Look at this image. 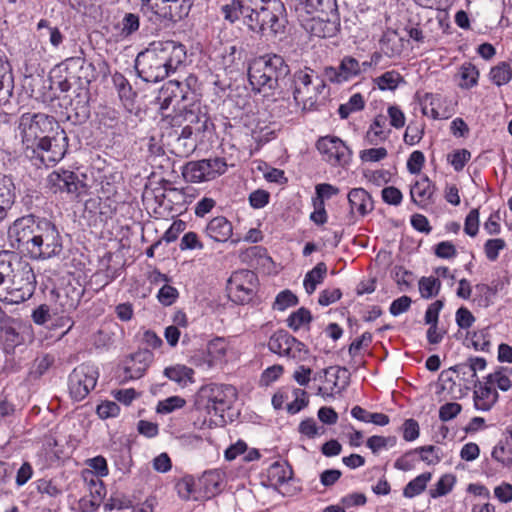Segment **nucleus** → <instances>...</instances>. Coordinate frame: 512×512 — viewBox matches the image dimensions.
Listing matches in <instances>:
<instances>
[{
	"mask_svg": "<svg viewBox=\"0 0 512 512\" xmlns=\"http://www.w3.org/2000/svg\"><path fill=\"white\" fill-rule=\"evenodd\" d=\"M312 319L311 312L307 308L301 307L297 311L291 313L286 322L290 329L298 331L301 327L309 325Z\"/></svg>",
	"mask_w": 512,
	"mask_h": 512,
	"instance_id": "09e8293b",
	"label": "nucleus"
},
{
	"mask_svg": "<svg viewBox=\"0 0 512 512\" xmlns=\"http://www.w3.org/2000/svg\"><path fill=\"white\" fill-rule=\"evenodd\" d=\"M324 78L333 84H342L359 76L358 60L352 56H344L338 67L327 66L323 71Z\"/></svg>",
	"mask_w": 512,
	"mask_h": 512,
	"instance_id": "a211bd4d",
	"label": "nucleus"
},
{
	"mask_svg": "<svg viewBox=\"0 0 512 512\" xmlns=\"http://www.w3.org/2000/svg\"><path fill=\"white\" fill-rule=\"evenodd\" d=\"M153 360V353L150 349L143 348L130 355V379L142 377Z\"/></svg>",
	"mask_w": 512,
	"mask_h": 512,
	"instance_id": "bb28decb",
	"label": "nucleus"
},
{
	"mask_svg": "<svg viewBox=\"0 0 512 512\" xmlns=\"http://www.w3.org/2000/svg\"><path fill=\"white\" fill-rule=\"evenodd\" d=\"M298 304V297L290 290L286 289L281 291L275 298L273 309L277 311H284L289 307Z\"/></svg>",
	"mask_w": 512,
	"mask_h": 512,
	"instance_id": "4d7b16f0",
	"label": "nucleus"
},
{
	"mask_svg": "<svg viewBox=\"0 0 512 512\" xmlns=\"http://www.w3.org/2000/svg\"><path fill=\"white\" fill-rule=\"evenodd\" d=\"M182 176L186 182L201 183L209 181L206 178L205 165L203 160L189 161L182 168Z\"/></svg>",
	"mask_w": 512,
	"mask_h": 512,
	"instance_id": "72a5a7b5",
	"label": "nucleus"
},
{
	"mask_svg": "<svg viewBox=\"0 0 512 512\" xmlns=\"http://www.w3.org/2000/svg\"><path fill=\"white\" fill-rule=\"evenodd\" d=\"M293 97L298 106L304 110H315L318 96L325 89V82L318 76H313V71L306 68L294 73L293 79Z\"/></svg>",
	"mask_w": 512,
	"mask_h": 512,
	"instance_id": "6e6552de",
	"label": "nucleus"
},
{
	"mask_svg": "<svg viewBox=\"0 0 512 512\" xmlns=\"http://www.w3.org/2000/svg\"><path fill=\"white\" fill-rule=\"evenodd\" d=\"M178 296V290L168 284L163 285L157 294L159 302L164 306L172 305L177 300Z\"/></svg>",
	"mask_w": 512,
	"mask_h": 512,
	"instance_id": "0e129e2a",
	"label": "nucleus"
},
{
	"mask_svg": "<svg viewBox=\"0 0 512 512\" xmlns=\"http://www.w3.org/2000/svg\"><path fill=\"white\" fill-rule=\"evenodd\" d=\"M492 458L504 467H512V446L508 439L498 442L492 451Z\"/></svg>",
	"mask_w": 512,
	"mask_h": 512,
	"instance_id": "ea45409f",
	"label": "nucleus"
},
{
	"mask_svg": "<svg viewBox=\"0 0 512 512\" xmlns=\"http://www.w3.org/2000/svg\"><path fill=\"white\" fill-rule=\"evenodd\" d=\"M295 400L287 405V411L290 414H296L303 408H305L309 401L307 393L302 389H294Z\"/></svg>",
	"mask_w": 512,
	"mask_h": 512,
	"instance_id": "69168bd1",
	"label": "nucleus"
},
{
	"mask_svg": "<svg viewBox=\"0 0 512 512\" xmlns=\"http://www.w3.org/2000/svg\"><path fill=\"white\" fill-rule=\"evenodd\" d=\"M47 186L53 193L78 194L83 187L78 175L70 170L58 169L52 171L47 177Z\"/></svg>",
	"mask_w": 512,
	"mask_h": 512,
	"instance_id": "f3484780",
	"label": "nucleus"
},
{
	"mask_svg": "<svg viewBox=\"0 0 512 512\" xmlns=\"http://www.w3.org/2000/svg\"><path fill=\"white\" fill-rule=\"evenodd\" d=\"M316 148L322 155L323 160L332 166H344L350 160V149L337 136L320 137L316 142Z\"/></svg>",
	"mask_w": 512,
	"mask_h": 512,
	"instance_id": "4468645a",
	"label": "nucleus"
},
{
	"mask_svg": "<svg viewBox=\"0 0 512 512\" xmlns=\"http://www.w3.org/2000/svg\"><path fill=\"white\" fill-rule=\"evenodd\" d=\"M292 475V468L287 462L276 461L270 465L267 471L268 480L275 486L288 482Z\"/></svg>",
	"mask_w": 512,
	"mask_h": 512,
	"instance_id": "2f4dec72",
	"label": "nucleus"
},
{
	"mask_svg": "<svg viewBox=\"0 0 512 512\" xmlns=\"http://www.w3.org/2000/svg\"><path fill=\"white\" fill-rule=\"evenodd\" d=\"M453 484L454 477L451 475H444L438 480L435 487L430 489L429 494L432 498L444 496L452 490Z\"/></svg>",
	"mask_w": 512,
	"mask_h": 512,
	"instance_id": "bf43d9fd",
	"label": "nucleus"
},
{
	"mask_svg": "<svg viewBox=\"0 0 512 512\" xmlns=\"http://www.w3.org/2000/svg\"><path fill=\"white\" fill-rule=\"evenodd\" d=\"M14 89V80L9 64L0 60V106L9 102Z\"/></svg>",
	"mask_w": 512,
	"mask_h": 512,
	"instance_id": "7c9ffc66",
	"label": "nucleus"
},
{
	"mask_svg": "<svg viewBox=\"0 0 512 512\" xmlns=\"http://www.w3.org/2000/svg\"><path fill=\"white\" fill-rule=\"evenodd\" d=\"M142 10L151 11L154 15L161 19L168 20V3L166 0H140Z\"/></svg>",
	"mask_w": 512,
	"mask_h": 512,
	"instance_id": "864d4df0",
	"label": "nucleus"
},
{
	"mask_svg": "<svg viewBox=\"0 0 512 512\" xmlns=\"http://www.w3.org/2000/svg\"><path fill=\"white\" fill-rule=\"evenodd\" d=\"M236 389L231 385L209 384L201 387L197 395V404L203 406L211 416L218 417V420H212L216 425L224 423V412L231 408L236 400Z\"/></svg>",
	"mask_w": 512,
	"mask_h": 512,
	"instance_id": "423d86ee",
	"label": "nucleus"
},
{
	"mask_svg": "<svg viewBox=\"0 0 512 512\" xmlns=\"http://www.w3.org/2000/svg\"><path fill=\"white\" fill-rule=\"evenodd\" d=\"M179 248L182 251L185 250H202L204 248L203 243L200 241L197 233L190 231L183 235L181 238Z\"/></svg>",
	"mask_w": 512,
	"mask_h": 512,
	"instance_id": "e2e57ef3",
	"label": "nucleus"
},
{
	"mask_svg": "<svg viewBox=\"0 0 512 512\" xmlns=\"http://www.w3.org/2000/svg\"><path fill=\"white\" fill-rule=\"evenodd\" d=\"M441 283L434 277H422L419 280V291L423 298L429 299L439 293Z\"/></svg>",
	"mask_w": 512,
	"mask_h": 512,
	"instance_id": "5fc2aeb1",
	"label": "nucleus"
},
{
	"mask_svg": "<svg viewBox=\"0 0 512 512\" xmlns=\"http://www.w3.org/2000/svg\"><path fill=\"white\" fill-rule=\"evenodd\" d=\"M435 190L436 187L432 181L427 176H423L411 187V199L415 204L424 208L432 202Z\"/></svg>",
	"mask_w": 512,
	"mask_h": 512,
	"instance_id": "b1692460",
	"label": "nucleus"
},
{
	"mask_svg": "<svg viewBox=\"0 0 512 512\" xmlns=\"http://www.w3.org/2000/svg\"><path fill=\"white\" fill-rule=\"evenodd\" d=\"M431 473L425 472L411 480L404 488L403 495L412 498L422 493L431 479Z\"/></svg>",
	"mask_w": 512,
	"mask_h": 512,
	"instance_id": "c03bdc74",
	"label": "nucleus"
},
{
	"mask_svg": "<svg viewBox=\"0 0 512 512\" xmlns=\"http://www.w3.org/2000/svg\"><path fill=\"white\" fill-rule=\"evenodd\" d=\"M511 78L512 70L510 65L506 62H501L497 66L493 67L490 71V79L497 86L507 84Z\"/></svg>",
	"mask_w": 512,
	"mask_h": 512,
	"instance_id": "603ef678",
	"label": "nucleus"
},
{
	"mask_svg": "<svg viewBox=\"0 0 512 512\" xmlns=\"http://www.w3.org/2000/svg\"><path fill=\"white\" fill-rule=\"evenodd\" d=\"M425 124L421 121H410L406 127L403 140L407 145L418 144L424 135Z\"/></svg>",
	"mask_w": 512,
	"mask_h": 512,
	"instance_id": "8fccbe9b",
	"label": "nucleus"
},
{
	"mask_svg": "<svg viewBox=\"0 0 512 512\" xmlns=\"http://www.w3.org/2000/svg\"><path fill=\"white\" fill-rule=\"evenodd\" d=\"M290 68L278 54H265L251 61L248 67V80L254 93L262 95L269 102L285 97L284 86Z\"/></svg>",
	"mask_w": 512,
	"mask_h": 512,
	"instance_id": "20e7f679",
	"label": "nucleus"
},
{
	"mask_svg": "<svg viewBox=\"0 0 512 512\" xmlns=\"http://www.w3.org/2000/svg\"><path fill=\"white\" fill-rule=\"evenodd\" d=\"M268 347L272 353L293 359L296 362L305 361L309 356L306 345L285 330L276 331L270 337Z\"/></svg>",
	"mask_w": 512,
	"mask_h": 512,
	"instance_id": "9b49d317",
	"label": "nucleus"
},
{
	"mask_svg": "<svg viewBox=\"0 0 512 512\" xmlns=\"http://www.w3.org/2000/svg\"><path fill=\"white\" fill-rule=\"evenodd\" d=\"M99 379V369L91 363H82L68 376V390L74 401H82L95 388Z\"/></svg>",
	"mask_w": 512,
	"mask_h": 512,
	"instance_id": "1a4fd4ad",
	"label": "nucleus"
},
{
	"mask_svg": "<svg viewBox=\"0 0 512 512\" xmlns=\"http://www.w3.org/2000/svg\"><path fill=\"white\" fill-rule=\"evenodd\" d=\"M196 481L201 500L209 499L220 491L222 475L218 470H209L205 471Z\"/></svg>",
	"mask_w": 512,
	"mask_h": 512,
	"instance_id": "4be33fe9",
	"label": "nucleus"
},
{
	"mask_svg": "<svg viewBox=\"0 0 512 512\" xmlns=\"http://www.w3.org/2000/svg\"><path fill=\"white\" fill-rule=\"evenodd\" d=\"M185 120L196 133L202 135L208 129V125L211 124L210 118L205 112H201L200 108L190 109L185 113Z\"/></svg>",
	"mask_w": 512,
	"mask_h": 512,
	"instance_id": "f704fd0d",
	"label": "nucleus"
},
{
	"mask_svg": "<svg viewBox=\"0 0 512 512\" xmlns=\"http://www.w3.org/2000/svg\"><path fill=\"white\" fill-rule=\"evenodd\" d=\"M301 26L312 36L333 37L340 29L339 13H314L304 16L299 13Z\"/></svg>",
	"mask_w": 512,
	"mask_h": 512,
	"instance_id": "f8f14e48",
	"label": "nucleus"
},
{
	"mask_svg": "<svg viewBox=\"0 0 512 512\" xmlns=\"http://www.w3.org/2000/svg\"><path fill=\"white\" fill-rule=\"evenodd\" d=\"M36 277L31 265L9 251L0 252V301L20 304L32 297Z\"/></svg>",
	"mask_w": 512,
	"mask_h": 512,
	"instance_id": "7ed1b4c3",
	"label": "nucleus"
},
{
	"mask_svg": "<svg viewBox=\"0 0 512 512\" xmlns=\"http://www.w3.org/2000/svg\"><path fill=\"white\" fill-rule=\"evenodd\" d=\"M256 279V274L250 270L233 273L228 281V291L232 300L240 304L250 301L255 291Z\"/></svg>",
	"mask_w": 512,
	"mask_h": 512,
	"instance_id": "2eb2a0df",
	"label": "nucleus"
},
{
	"mask_svg": "<svg viewBox=\"0 0 512 512\" xmlns=\"http://www.w3.org/2000/svg\"><path fill=\"white\" fill-rule=\"evenodd\" d=\"M327 273V266L324 262H319L310 270L304 278V288L308 294H312L318 284L322 283Z\"/></svg>",
	"mask_w": 512,
	"mask_h": 512,
	"instance_id": "e433bc0d",
	"label": "nucleus"
},
{
	"mask_svg": "<svg viewBox=\"0 0 512 512\" xmlns=\"http://www.w3.org/2000/svg\"><path fill=\"white\" fill-rule=\"evenodd\" d=\"M225 20L243 18L247 27L262 36L276 37L285 32L287 14L281 0H231L221 7Z\"/></svg>",
	"mask_w": 512,
	"mask_h": 512,
	"instance_id": "f03ea898",
	"label": "nucleus"
},
{
	"mask_svg": "<svg viewBox=\"0 0 512 512\" xmlns=\"http://www.w3.org/2000/svg\"><path fill=\"white\" fill-rule=\"evenodd\" d=\"M403 438L405 441L411 442L416 440L420 434L419 424L415 419H406L401 426Z\"/></svg>",
	"mask_w": 512,
	"mask_h": 512,
	"instance_id": "338daca9",
	"label": "nucleus"
},
{
	"mask_svg": "<svg viewBox=\"0 0 512 512\" xmlns=\"http://www.w3.org/2000/svg\"><path fill=\"white\" fill-rule=\"evenodd\" d=\"M153 43L170 74L184 65L187 52L182 43L173 40Z\"/></svg>",
	"mask_w": 512,
	"mask_h": 512,
	"instance_id": "dca6fc26",
	"label": "nucleus"
},
{
	"mask_svg": "<svg viewBox=\"0 0 512 512\" xmlns=\"http://www.w3.org/2000/svg\"><path fill=\"white\" fill-rule=\"evenodd\" d=\"M506 247V243L501 238H495V239H489L484 244V252L486 257L490 261H495L498 256L499 252L503 250Z\"/></svg>",
	"mask_w": 512,
	"mask_h": 512,
	"instance_id": "680f3d73",
	"label": "nucleus"
},
{
	"mask_svg": "<svg viewBox=\"0 0 512 512\" xmlns=\"http://www.w3.org/2000/svg\"><path fill=\"white\" fill-rule=\"evenodd\" d=\"M391 130L386 129V117L377 115L369 126L366 133V139L371 145H378L389 137Z\"/></svg>",
	"mask_w": 512,
	"mask_h": 512,
	"instance_id": "c85d7f7f",
	"label": "nucleus"
},
{
	"mask_svg": "<svg viewBox=\"0 0 512 512\" xmlns=\"http://www.w3.org/2000/svg\"><path fill=\"white\" fill-rule=\"evenodd\" d=\"M11 246L32 260H49L63 253V237L49 219L33 214L17 218L8 228Z\"/></svg>",
	"mask_w": 512,
	"mask_h": 512,
	"instance_id": "f257e3e1",
	"label": "nucleus"
},
{
	"mask_svg": "<svg viewBox=\"0 0 512 512\" xmlns=\"http://www.w3.org/2000/svg\"><path fill=\"white\" fill-rule=\"evenodd\" d=\"M29 329L20 318L8 315L0 307V341L6 352L14 351L16 347L25 343V332Z\"/></svg>",
	"mask_w": 512,
	"mask_h": 512,
	"instance_id": "ddd939ff",
	"label": "nucleus"
},
{
	"mask_svg": "<svg viewBox=\"0 0 512 512\" xmlns=\"http://www.w3.org/2000/svg\"><path fill=\"white\" fill-rule=\"evenodd\" d=\"M168 3V20L177 22L188 16L193 0H166Z\"/></svg>",
	"mask_w": 512,
	"mask_h": 512,
	"instance_id": "4c0bfd02",
	"label": "nucleus"
},
{
	"mask_svg": "<svg viewBox=\"0 0 512 512\" xmlns=\"http://www.w3.org/2000/svg\"><path fill=\"white\" fill-rule=\"evenodd\" d=\"M81 476L88 487L90 498H82L80 500V506H89L95 509L100 506L101 502L103 501L106 495V488L104 486V483L101 479H98L97 475L89 471H82Z\"/></svg>",
	"mask_w": 512,
	"mask_h": 512,
	"instance_id": "6ab92c4d",
	"label": "nucleus"
},
{
	"mask_svg": "<svg viewBox=\"0 0 512 512\" xmlns=\"http://www.w3.org/2000/svg\"><path fill=\"white\" fill-rule=\"evenodd\" d=\"M15 185L10 176L0 173V223L15 203Z\"/></svg>",
	"mask_w": 512,
	"mask_h": 512,
	"instance_id": "5701e85b",
	"label": "nucleus"
},
{
	"mask_svg": "<svg viewBox=\"0 0 512 512\" xmlns=\"http://www.w3.org/2000/svg\"><path fill=\"white\" fill-rule=\"evenodd\" d=\"M86 465L88 468L83 471H89L95 475H97L98 479L105 477L108 475L109 470L107 466V461L103 456H96L86 460Z\"/></svg>",
	"mask_w": 512,
	"mask_h": 512,
	"instance_id": "13d9d810",
	"label": "nucleus"
},
{
	"mask_svg": "<svg viewBox=\"0 0 512 512\" xmlns=\"http://www.w3.org/2000/svg\"><path fill=\"white\" fill-rule=\"evenodd\" d=\"M181 93L182 82L178 80L168 81L159 92L160 109L163 111L167 110L170 106H173L174 109L176 106H180L181 103L186 101V94Z\"/></svg>",
	"mask_w": 512,
	"mask_h": 512,
	"instance_id": "aec40b11",
	"label": "nucleus"
},
{
	"mask_svg": "<svg viewBox=\"0 0 512 512\" xmlns=\"http://www.w3.org/2000/svg\"><path fill=\"white\" fill-rule=\"evenodd\" d=\"M348 202L351 212L357 211L361 216L368 214L374 208L371 196L363 188H353L350 190Z\"/></svg>",
	"mask_w": 512,
	"mask_h": 512,
	"instance_id": "a878e982",
	"label": "nucleus"
},
{
	"mask_svg": "<svg viewBox=\"0 0 512 512\" xmlns=\"http://www.w3.org/2000/svg\"><path fill=\"white\" fill-rule=\"evenodd\" d=\"M55 357L49 353L38 356L30 369V376L33 379L42 377L54 364Z\"/></svg>",
	"mask_w": 512,
	"mask_h": 512,
	"instance_id": "49530a36",
	"label": "nucleus"
},
{
	"mask_svg": "<svg viewBox=\"0 0 512 512\" xmlns=\"http://www.w3.org/2000/svg\"><path fill=\"white\" fill-rule=\"evenodd\" d=\"M205 165L206 178L209 181L223 175L227 171V163L224 158L215 157L209 159H202Z\"/></svg>",
	"mask_w": 512,
	"mask_h": 512,
	"instance_id": "de8ad7c7",
	"label": "nucleus"
},
{
	"mask_svg": "<svg viewBox=\"0 0 512 512\" xmlns=\"http://www.w3.org/2000/svg\"><path fill=\"white\" fill-rule=\"evenodd\" d=\"M474 406L477 410L489 411L498 399V393L493 386L475 380Z\"/></svg>",
	"mask_w": 512,
	"mask_h": 512,
	"instance_id": "412c9836",
	"label": "nucleus"
},
{
	"mask_svg": "<svg viewBox=\"0 0 512 512\" xmlns=\"http://www.w3.org/2000/svg\"><path fill=\"white\" fill-rule=\"evenodd\" d=\"M96 412L101 419L118 416L120 407L116 402L104 401L97 406Z\"/></svg>",
	"mask_w": 512,
	"mask_h": 512,
	"instance_id": "774afa93",
	"label": "nucleus"
},
{
	"mask_svg": "<svg viewBox=\"0 0 512 512\" xmlns=\"http://www.w3.org/2000/svg\"><path fill=\"white\" fill-rule=\"evenodd\" d=\"M30 150L25 152L34 165L52 166L58 163L65 156L68 149V137L65 130L61 127L53 134L46 136Z\"/></svg>",
	"mask_w": 512,
	"mask_h": 512,
	"instance_id": "0eeeda50",
	"label": "nucleus"
},
{
	"mask_svg": "<svg viewBox=\"0 0 512 512\" xmlns=\"http://www.w3.org/2000/svg\"><path fill=\"white\" fill-rule=\"evenodd\" d=\"M186 400L180 396H171L158 402L156 412L159 414H169L185 406Z\"/></svg>",
	"mask_w": 512,
	"mask_h": 512,
	"instance_id": "6e6d98bb",
	"label": "nucleus"
},
{
	"mask_svg": "<svg viewBox=\"0 0 512 512\" xmlns=\"http://www.w3.org/2000/svg\"><path fill=\"white\" fill-rule=\"evenodd\" d=\"M398 33L395 30H388L383 33L379 40L381 52L388 57L400 54L401 45Z\"/></svg>",
	"mask_w": 512,
	"mask_h": 512,
	"instance_id": "c9c22d12",
	"label": "nucleus"
},
{
	"mask_svg": "<svg viewBox=\"0 0 512 512\" xmlns=\"http://www.w3.org/2000/svg\"><path fill=\"white\" fill-rule=\"evenodd\" d=\"M198 140L196 138H182L176 136V138L170 144L172 152L178 157H188L197 148Z\"/></svg>",
	"mask_w": 512,
	"mask_h": 512,
	"instance_id": "a19ab883",
	"label": "nucleus"
},
{
	"mask_svg": "<svg viewBox=\"0 0 512 512\" xmlns=\"http://www.w3.org/2000/svg\"><path fill=\"white\" fill-rule=\"evenodd\" d=\"M459 87L463 89H470L477 85L478 77H479V71L477 68L471 64V63H464L460 67L459 71Z\"/></svg>",
	"mask_w": 512,
	"mask_h": 512,
	"instance_id": "37998d69",
	"label": "nucleus"
},
{
	"mask_svg": "<svg viewBox=\"0 0 512 512\" xmlns=\"http://www.w3.org/2000/svg\"><path fill=\"white\" fill-rule=\"evenodd\" d=\"M228 343L223 337H216L207 343V361L210 366L217 365L225 361Z\"/></svg>",
	"mask_w": 512,
	"mask_h": 512,
	"instance_id": "c756f323",
	"label": "nucleus"
},
{
	"mask_svg": "<svg viewBox=\"0 0 512 512\" xmlns=\"http://www.w3.org/2000/svg\"><path fill=\"white\" fill-rule=\"evenodd\" d=\"M365 101L360 93L353 94L347 103L341 104L338 108V114L341 119H347L351 113L360 111L364 108Z\"/></svg>",
	"mask_w": 512,
	"mask_h": 512,
	"instance_id": "3c124183",
	"label": "nucleus"
},
{
	"mask_svg": "<svg viewBox=\"0 0 512 512\" xmlns=\"http://www.w3.org/2000/svg\"><path fill=\"white\" fill-rule=\"evenodd\" d=\"M61 128L55 117L45 113H23L18 122L24 153Z\"/></svg>",
	"mask_w": 512,
	"mask_h": 512,
	"instance_id": "39448f33",
	"label": "nucleus"
},
{
	"mask_svg": "<svg viewBox=\"0 0 512 512\" xmlns=\"http://www.w3.org/2000/svg\"><path fill=\"white\" fill-rule=\"evenodd\" d=\"M176 491L183 500H201L198 490L197 481L193 476L186 475L181 478L175 485Z\"/></svg>",
	"mask_w": 512,
	"mask_h": 512,
	"instance_id": "473e14b6",
	"label": "nucleus"
},
{
	"mask_svg": "<svg viewBox=\"0 0 512 512\" xmlns=\"http://www.w3.org/2000/svg\"><path fill=\"white\" fill-rule=\"evenodd\" d=\"M164 374L170 380L178 383L179 385L185 386L188 382L192 381V376L194 374L193 370L184 365H176L172 367H167L164 370Z\"/></svg>",
	"mask_w": 512,
	"mask_h": 512,
	"instance_id": "58836bf2",
	"label": "nucleus"
},
{
	"mask_svg": "<svg viewBox=\"0 0 512 512\" xmlns=\"http://www.w3.org/2000/svg\"><path fill=\"white\" fill-rule=\"evenodd\" d=\"M298 13H338L336 0H299Z\"/></svg>",
	"mask_w": 512,
	"mask_h": 512,
	"instance_id": "cd10ccee",
	"label": "nucleus"
},
{
	"mask_svg": "<svg viewBox=\"0 0 512 512\" xmlns=\"http://www.w3.org/2000/svg\"><path fill=\"white\" fill-rule=\"evenodd\" d=\"M205 232L216 242H226L233 234V226L226 217L217 216L208 222Z\"/></svg>",
	"mask_w": 512,
	"mask_h": 512,
	"instance_id": "393cba45",
	"label": "nucleus"
},
{
	"mask_svg": "<svg viewBox=\"0 0 512 512\" xmlns=\"http://www.w3.org/2000/svg\"><path fill=\"white\" fill-rule=\"evenodd\" d=\"M471 153L467 149H458L448 155V162L453 166L454 170L459 172L463 170L466 163L470 160Z\"/></svg>",
	"mask_w": 512,
	"mask_h": 512,
	"instance_id": "052dcab7",
	"label": "nucleus"
},
{
	"mask_svg": "<svg viewBox=\"0 0 512 512\" xmlns=\"http://www.w3.org/2000/svg\"><path fill=\"white\" fill-rule=\"evenodd\" d=\"M134 68L138 76L146 82H158L170 75L154 43L138 53Z\"/></svg>",
	"mask_w": 512,
	"mask_h": 512,
	"instance_id": "9d476101",
	"label": "nucleus"
},
{
	"mask_svg": "<svg viewBox=\"0 0 512 512\" xmlns=\"http://www.w3.org/2000/svg\"><path fill=\"white\" fill-rule=\"evenodd\" d=\"M486 367V360L482 357H470L466 363L455 365L452 370L463 375L471 374L472 378H477V371L484 370Z\"/></svg>",
	"mask_w": 512,
	"mask_h": 512,
	"instance_id": "79ce46f5",
	"label": "nucleus"
},
{
	"mask_svg": "<svg viewBox=\"0 0 512 512\" xmlns=\"http://www.w3.org/2000/svg\"><path fill=\"white\" fill-rule=\"evenodd\" d=\"M401 82H404L401 74L395 70L387 71L374 79V83L382 91L395 90Z\"/></svg>",
	"mask_w": 512,
	"mask_h": 512,
	"instance_id": "a18cd8bd",
	"label": "nucleus"
}]
</instances>
